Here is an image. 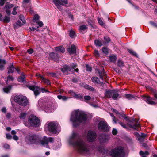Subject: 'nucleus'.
Returning <instances> with one entry per match:
<instances>
[{
    "label": "nucleus",
    "instance_id": "f257e3e1",
    "mask_svg": "<svg viewBox=\"0 0 157 157\" xmlns=\"http://www.w3.org/2000/svg\"><path fill=\"white\" fill-rule=\"evenodd\" d=\"M84 137L79 136L73 132L68 140L69 144L76 147L78 151L86 155L91 154L93 151L91 147L84 140Z\"/></svg>",
    "mask_w": 157,
    "mask_h": 157
},
{
    "label": "nucleus",
    "instance_id": "f03ea898",
    "mask_svg": "<svg viewBox=\"0 0 157 157\" xmlns=\"http://www.w3.org/2000/svg\"><path fill=\"white\" fill-rule=\"evenodd\" d=\"M26 140L31 144H37L39 143L40 144L47 148H49L48 143H52L54 141V138L52 137H49L48 138L44 136L42 140L39 142V138L38 136L35 134H30L27 136L25 137Z\"/></svg>",
    "mask_w": 157,
    "mask_h": 157
},
{
    "label": "nucleus",
    "instance_id": "7ed1b4c3",
    "mask_svg": "<svg viewBox=\"0 0 157 157\" xmlns=\"http://www.w3.org/2000/svg\"><path fill=\"white\" fill-rule=\"evenodd\" d=\"M87 118V115L84 113L76 110L72 112L70 121L72 123L73 126L76 127L80 123L86 122Z\"/></svg>",
    "mask_w": 157,
    "mask_h": 157
},
{
    "label": "nucleus",
    "instance_id": "20e7f679",
    "mask_svg": "<svg viewBox=\"0 0 157 157\" xmlns=\"http://www.w3.org/2000/svg\"><path fill=\"white\" fill-rule=\"evenodd\" d=\"M40 107L47 113L52 112L54 109V107L51 102H49L47 98L43 100L41 99L38 101Z\"/></svg>",
    "mask_w": 157,
    "mask_h": 157
},
{
    "label": "nucleus",
    "instance_id": "39448f33",
    "mask_svg": "<svg viewBox=\"0 0 157 157\" xmlns=\"http://www.w3.org/2000/svg\"><path fill=\"white\" fill-rule=\"evenodd\" d=\"M109 153L112 157H124L125 154L124 148L121 146L111 150Z\"/></svg>",
    "mask_w": 157,
    "mask_h": 157
},
{
    "label": "nucleus",
    "instance_id": "423d86ee",
    "mask_svg": "<svg viewBox=\"0 0 157 157\" xmlns=\"http://www.w3.org/2000/svg\"><path fill=\"white\" fill-rule=\"evenodd\" d=\"M114 112L116 113L117 114V116L119 117H120L121 116L123 117L124 119H125L126 121L128 122H135L136 123L135 124H134L133 125L129 124L128 126L130 127L138 130L137 128L140 127L139 124L138 123L139 121L138 120L136 119H133L132 121L130 120L127 118V117L125 115L124 113H122L121 114L117 110H115Z\"/></svg>",
    "mask_w": 157,
    "mask_h": 157
},
{
    "label": "nucleus",
    "instance_id": "0eeeda50",
    "mask_svg": "<svg viewBox=\"0 0 157 157\" xmlns=\"http://www.w3.org/2000/svg\"><path fill=\"white\" fill-rule=\"evenodd\" d=\"M28 122L29 124H27L25 122H24V124L25 126L29 127L30 125L33 127H37L39 126L40 120L35 116L31 115L29 117Z\"/></svg>",
    "mask_w": 157,
    "mask_h": 157
},
{
    "label": "nucleus",
    "instance_id": "6e6552de",
    "mask_svg": "<svg viewBox=\"0 0 157 157\" xmlns=\"http://www.w3.org/2000/svg\"><path fill=\"white\" fill-rule=\"evenodd\" d=\"M47 125L48 131L54 133H58L60 130L59 125L56 122H49Z\"/></svg>",
    "mask_w": 157,
    "mask_h": 157
},
{
    "label": "nucleus",
    "instance_id": "1a4fd4ad",
    "mask_svg": "<svg viewBox=\"0 0 157 157\" xmlns=\"http://www.w3.org/2000/svg\"><path fill=\"white\" fill-rule=\"evenodd\" d=\"M105 96L107 98H112L113 99L117 100L121 96L117 90H106L105 93Z\"/></svg>",
    "mask_w": 157,
    "mask_h": 157
},
{
    "label": "nucleus",
    "instance_id": "9d476101",
    "mask_svg": "<svg viewBox=\"0 0 157 157\" xmlns=\"http://www.w3.org/2000/svg\"><path fill=\"white\" fill-rule=\"evenodd\" d=\"M15 101L22 106H26L29 103L27 98L25 96L18 95L14 97Z\"/></svg>",
    "mask_w": 157,
    "mask_h": 157
},
{
    "label": "nucleus",
    "instance_id": "9b49d317",
    "mask_svg": "<svg viewBox=\"0 0 157 157\" xmlns=\"http://www.w3.org/2000/svg\"><path fill=\"white\" fill-rule=\"evenodd\" d=\"M96 138V134L95 132L92 131H89L88 132L87 139V140L90 142H93Z\"/></svg>",
    "mask_w": 157,
    "mask_h": 157
},
{
    "label": "nucleus",
    "instance_id": "f8f14e48",
    "mask_svg": "<svg viewBox=\"0 0 157 157\" xmlns=\"http://www.w3.org/2000/svg\"><path fill=\"white\" fill-rule=\"evenodd\" d=\"M98 128L99 130L105 132L108 130V127L107 124L103 121H100L98 124Z\"/></svg>",
    "mask_w": 157,
    "mask_h": 157
},
{
    "label": "nucleus",
    "instance_id": "ddd939ff",
    "mask_svg": "<svg viewBox=\"0 0 157 157\" xmlns=\"http://www.w3.org/2000/svg\"><path fill=\"white\" fill-rule=\"evenodd\" d=\"M28 87L29 89L33 91L34 94L36 97L39 94L40 89L38 86H28Z\"/></svg>",
    "mask_w": 157,
    "mask_h": 157
},
{
    "label": "nucleus",
    "instance_id": "4468645a",
    "mask_svg": "<svg viewBox=\"0 0 157 157\" xmlns=\"http://www.w3.org/2000/svg\"><path fill=\"white\" fill-rule=\"evenodd\" d=\"M53 2L55 5L59 4L62 6H64L68 3L67 0H53Z\"/></svg>",
    "mask_w": 157,
    "mask_h": 157
},
{
    "label": "nucleus",
    "instance_id": "2eb2a0df",
    "mask_svg": "<svg viewBox=\"0 0 157 157\" xmlns=\"http://www.w3.org/2000/svg\"><path fill=\"white\" fill-rule=\"evenodd\" d=\"M143 98L148 104L151 105L155 104V102L152 101V98L148 96H143Z\"/></svg>",
    "mask_w": 157,
    "mask_h": 157
},
{
    "label": "nucleus",
    "instance_id": "dca6fc26",
    "mask_svg": "<svg viewBox=\"0 0 157 157\" xmlns=\"http://www.w3.org/2000/svg\"><path fill=\"white\" fill-rule=\"evenodd\" d=\"M135 133L136 135H138V140L140 142H143L144 141V138L146 136V134L143 133H141V135H140L137 132H135Z\"/></svg>",
    "mask_w": 157,
    "mask_h": 157
},
{
    "label": "nucleus",
    "instance_id": "f3484780",
    "mask_svg": "<svg viewBox=\"0 0 157 157\" xmlns=\"http://www.w3.org/2000/svg\"><path fill=\"white\" fill-rule=\"evenodd\" d=\"M67 51L70 54L75 53H76V47L75 45H72L70 48H68Z\"/></svg>",
    "mask_w": 157,
    "mask_h": 157
},
{
    "label": "nucleus",
    "instance_id": "a211bd4d",
    "mask_svg": "<svg viewBox=\"0 0 157 157\" xmlns=\"http://www.w3.org/2000/svg\"><path fill=\"white\" fill-rule=\"evenodd\" d=\"M62 71L65 74L67 75L69 71H71V69L68 66H66L61 69Z\"/></svg>",
    "mask_w": 157,
    "mask_h": 157
},
{
    "label": "nucleus",
    "instance_id": "6ab92c4d",
    "mask_svg": "<svg viewBox=\"0 0 157 157\" xmlns=\"http://www.w3.org/2000/svg\"><path fill=\"white\" fill-rule=\"evenodd\" d=\"M49 56L54 61L58 60L59 57V56L58 54L55 53L53 52L50 53Z\"/></svg>",
    "mask_w": 157,
    "mask_h": 157
},
{
    "label": "nucleus",
    "instance_id": "aec40b11",
    "mask_svg": "<svg viewBox=\"0 0 157 157\" xmlns=\"http://www.w3.org/2000/svg\"><path fill=\"white\" fill-rule=\"evenodd\" d=\"M100 153V156L101 157H105L107 155L108 151L107 150L102 149L101 151H99Z\"/></svg>",
    "mask_w": 157,
    "mask_h": 157
},
{
    "label": "nucleus",
    "instance_id": "412c9836",
    "mask_svg": "<svg viewBox=\"0 0 157 157\" xmlns=\"http://www.w3.org/2000/svg\"><path fill=\"white\" fill-rule=\"evenodd\" d=\"M98 73L101 79L103 80V76L106 75L104 69H102L101 70H98Z\"/></svg>",
    "mask_w": 157,
    "mask_h": 157
},
{
    "label": "nucleus",
    "instance_id": "4be33fe9",
    "mask_svg": "<svg viewBox=\"0 0 157 157\" xmlns=\"http://www.w3.org/2000/svg\"><path fill=\"white\" fill-rule=\"evenodd\" d=\"M33 25H35L37 28H38L39 27L42 26L43 24L41 21H39L34 22Z\"/></svg>",
    "mask_w": 157,
    "mask_h": 157
},
{
    "label": "nucleus",
    "instance_id": "5701e85b",
    "mask_svg": "<svg viewBox=\"0 0 157 157\" xmlns=\"http://www.w3.org/2000/svg\"><path fill=\"white\" fill-rule=\"evenodd\" d=\"M56 51L59 52L64 53L65 52L64 48L62 46L57 47L55 48Z\"/></svg>",
    "mask_w": 157,
    "mask_h": 157
},
{
    "label": "nucleus",
    "instance_id": "b1692460",
    "mask_svg": "<svg viewBox=\"0 0 157 157\" xmlns=\"http://www.w3.org/2000/svg\"><path fill=\"white\" fill-rule=\"evenodd\" d=\"M92 81L94 83L97 84H100L101 82L98 78L96 77H94L92 78Z\"/></svg>",
    "mask_w": 157,
    "mask_h": 157
},
{
    "label": "nucleus",
    "instance_id": "393cba45",
    "mask_svg": "<svg viewBox=\"0 0 157 157\" xmlns=\"http://www.w3.org/2000/svg\"><path fill=\"white\" fill-rule=\"evenodd\" d=\"M12 88V86L9 85L7 87L3 88V91L6 93H8L9 92Z\"/></svg>",
    "mask_w": 157,
    "mask_h": 157
},
{
    "label": "nucleus",
    "instance_id": "a878e982",
    "mask_svg": "<svg viewBox=\"0 0 157 157\" xmlns=\"http://www.w3.org/2000/svg\"><path fill=\"white\" fill-rule=\"evenodd\" d=\"M140 155L142 157H147L146 156L149 154V152L147 151H146L144 152L141 151L139 152Z\"/></svg>",
    "mask_w": 157,
    "mask_h": 157
},
{
    "label": "nucleus",
    "instance_id": "bb28decb",
    "mask_svg": "<svg viewBox=\"0 0 157 157\" xmlns=\"http://www.w3.org/2000/svg\"><path fill=\"white\" fill-rule=\"evenodd\" d=\"M87 27L85 25H81L79 27V30L80 32L83 33V31L87 29Z\"/></svg>",
    "mask_w": 157,
    "mask_h": 157
},
{
    "label": "nucleus",
    "instance_id": "cd10ccee",
    "mask_svg": "<svg viewBox=\"0 0 157 157\" xmlns=\"http://www.w3.org/2000/svg\"><path fill=\"white\" fill-rule=\"evenodd\" d=\"M10 18L9 17L5 16L4 18L2 19V21L4 23H8L10 21Z\"/></svg>",
    "mask_w": 157,
    "mask_h": 157
},
{
    "label": "nucleus",
    "instance_id": "c85d7f7f",
    "mask_svg": "<svg viewBox=\"0 0 157 157\" xmlns=\"http://www.w3.org/2000/svg\"><path fill=\"white\" fill-rule=\"evenodd\" d=\"M14 69L13 65L12 64L10 67H9L8 73L10 74L13 73Z\"/></svg>",
    "mask_w": 157,
    "mask_h": 157
},
{
    "label": "nucleus",
    "instance_id": "c756f323",
    "mask_svg": "<svg viewBox=\"0 0 157 157\" xmlns=\"http://www.w3.org/2000/svg\"><path fill=\"white\" fill-rule=\"evenodd\" d=\"M25 78V75L23 74H22L21 76L18 77V81L19 82H23L24 81Z\"/></svg>",
    "mask_w": 157,
    "mask_h": 157
},
{
    "label": "nucleus",
    "instance_id": "7c9ffc66",
    "mask_svg": "<svg viewBox=\"0 0 157 157\" xmlns=\"http://www.w3.org/2000/svg\"><path fill=\"white\" fill-rule=\"evenodd\" d=\"M109 58L110 61L113 62H115L117 59L116 56L115 55H112L109 56Z\"/></svg>",
    "mask_w": 157,
    "mask_h": 157
},
{
    "label": "nucleus",
    "instance_id": "2f4dec72",
    "mask_svg": "<svg viewBox=\"0 0 157 157\" xmlns=\"http://www.w3.org/2000/svg\"><path fill=\"white\" fill-rule=\"evenodd\" d=\"M74 97L78 99H81L83 98V96H82L80 94H77L73 93Z\"/></svg>",
    "mask_w": 157,
    "mask_h": 157
},
{
    "label": "nucleus",
    "instance_id": "473e14b6",
    "mask_svg": "<svg viewBox=\"0 0 157 157\" xmlns=\"http://www.w3.org/2000/svg\"><path fill=\"white\" fill-rule=\"evenodd\" d=\"M94 43L96 46L100 47L102 45V43L101 41L99 40H95L94 41Z\"/></svg>",
    "mask_w": 157,
    "mask_h": 157
},
{
    "label": "nucleus",
    "instance_id": "72a5a7b5",
    "mask_svg": "<svg viewBox=\"0 0 157 157\" xmlns=\"http://www.w3.org/2000/svg\"><path fill=\"white\" fill-rule=\"evenodd\" d=\"M69 36L72 38H75L76 36L75 32L72 30H71L69 33Z\"/></svg>",
    "mask_w": 157,
    "mask_h": 157
},
{
    "label": "nucleus",
    "instance_id": "f704fd0d",
    "mask_svg": "<svg viewBox=\"0 0 157 157\" xmlns=\"http://www.w3.org/2000/svg\"><path fill=\"white\" fill-rule=\"evenodd\" d=\"M127 50L128 52H129L130 54L134 56H135L136 57H137V54L134 51L131 49H127Z\"/></svg>",
    "mask_w": 157,
    "mask_h": 157
},
{
    "label": "nucleus",
    "instance_id": "c9c22d12",
    "mask_svg": "<svg viewBox=\"0 0 157 157\" xmlns=\"http://www.w3.org/2000/svg\"><path fill=\"white\" fill-rule=\"evenodd\" d=\"M26 113H21L19 116V117L21 119H24L26 117Z\"/></svg>",
    "mask_w": 157,
    "mask_h": 157
},
{
    "label": "nucleus",
    "instance_id": "e433bc0d",
    "mask_svg": "<svg viewBox=\"0 0 157 157\" xmlns=\"http://www.w3.org/2000/svg\"><path fill=\"white\" fill-rule=\"evenodd\" d=\"M13 6V4H6L4 8L6 9H9Z\"/></svg>",
    "mask_w": 157,
    "mask_h": 157
},
{
    "label": "nucleus",
    "instance_id": "4c0bfd02",
    "mask_svg": "<svg viewBox=\"0 0 157 157\" xmlns=\"http://www.w3.org/2000/svg\"><path fill=\"white\" fill-rule=\"evenodd\" d=\"M125 97L128 100H130L134 98L133 95L129 94H125Z\"/></svg>",
    "mask_w": 157,
    "mask_h": 157
},
{
    "label": "nucleus",
    "instance_id": "58836bf2",
    "mask_svg": "<svg viewBox=\"0 0 157 157\" xmlns=\"http://www.w3.org/2000/svg\"><path fill=\"white\" fill-rule=\"evenodd\" d=\"M58 98L59 99H62V100L65 101L68 98L67 97L65 96H62L60 95H59L57 96Z\"/></svg>",
    "mask_w": 157,
    "mask_h": 157
},
{
    "label": "nucleus",
    "instance_id": "ea45409f",
    "mask_svg": "<svg viewBox=\"0 0 157 157\" xmlns=\"http://www.w3.org/2000/svg\"><path fill=\"white\" fill-rule=\"evenodd\" d=\"M84 87L86 89H88L91 91H93L94 90V88L93 87L88 85H85Z\"/></svg>",
    "mask_w": 157,
    "mask_h": 157
},
{
    "label": "nucleus",
    "instance_id": "a19ab883",
    "mask_svg": "<svg viewBox=\"0 0 157 157\" xmlns=\"http://www.w3.org/2000/svg\"><path fill=\"white\" fill-rule=\"evenodd\" d=\"M69 67H70L71 69V72H73L74 71L73 69H75L77 67V65L75 64H72L70 66H69Z\"/></svg>",
    "mask_w": 157,
    "mask_h": 157
},
{
    "label": "nucleus",
    "instance_id": "79ce46f5",
    "mask_svg": "<svg viewBox=\"0 0 157 157\" xmlns=\"http://www.w3.org/2000/svg\"><path fill=\"white\" fill-rule=\"evenodd\" d=\"M117 65L120 67H122L124 66V63L121 60H119L117 62Z\"/></svg>",
    "mask_w": 157,
    "mask_h": 157
},
{
    "label": "nucleus",
    "instance_id": "37998d69",
    "mask_svg": "<svg viewBox=\"0 0 157 157\" xmlns=\"http://www.w3.org/2000/svg\"><path fill=\"white\" fill-rule=\"evenodd\" d=\"M42 80L44 83H46L48 85H49L50 84L49 81L47 79H45L44 77L43 78Z\"/></svg>",
    "mask_w": 157,
    "mask_h": 157
},
{
    "label": "nucleus",
    "instance_id": "c03bdc74",
    "mask_svg": "<svg viewBox=\"0 0 157 157\" xmlns=\"http://www.w3.org/2000/svg\"><path fill=\"white\" fill-rule=\"evenodd\" d=\"M20 19L22 21L23 23H25L26 22L25 20L24 19V17L23 15H20L19 16Z\"/></svg>",
    "mask_w": 157,
    "mask_h": 157
},
{
    "label": "nucleus",
    "instance_id": "a18cd8bd",
    "mask_svg": "<svg viewBox=\"0 0 157 157\" xmlns=\"http://www.w3.org/2000/svg\"><path fill=\"white\" fill-rule=\"evenodd\" d=\"M39 16L37 14H36L33 17V20L34 22L35 21H36L38 20L39 19Z\"/></svg>",
    "mask_w": 157,
    "mask_h": 157
},
{
    "label": "nucleus",
    "instance_id": "49530a36",
    "mask_svg": "<svg viewBox=\"0 0 157 157\" xmlns=\"http://www.w3.org/2000/svg\"><path fill=\"white\" fill-rule=\"evenodd\" d=\"M102 52L105 54L107 55L108 53V49L105 47H103L102 49Z\"/></svg>",
    "mask_w": 157,
    "mask_h": 157
},
{
    "label": "nucleus",
    "instance_id": "de8ad7c7",
    "mask_svg": "<svg viewBox=\"0 0 157 157\" xmlns=\"http://www.w3.org/2000/svg\"><path fill=\"white\" fill-rule=\"evenodd\" d=\"M30 0H23V5L24 7H25L26 4L29 3Z\"/></svg>",
    "mask_w": 157,
    "mask_h": 157
},
{
    "label": "nucleus",
    "instance_id": "09e8293b",
    "mask_svg": "<svg viewBox=\"0 0 157 157\" xmlns=\"http://www.w3.org/2000/svg\"><path fill=\"white\" fill-rule=\"evenodd\" d=\"M18 8V6L15 7H14L13 9V11L12 12V14L13 15H16L17 13V12L16 11V10H17V8Z\"/></svg>",
    "mask_w": 157,
    "mask_h": 157
},
{
    "label": "nucleus",
    "instance_id": "8fccbe9b",
    "mask_svg": "<svg viewBox=\"0 0 157 157\" xmlns=\"http://www.w3.org/2000/svg\"><path fill=\"white\" fill-rule=\"evenodd\" d=\"M104 39L105 40V43H108L110 41V38L108 37H104Z\"/></svg>",
    "mask_w": 157,
    "mask_h": 157
},
{
    "label": "nucleus",
    "instance_id": "3c124183",
    "mask_svg": "<svg viewBox=\"0 0 157 157\" xmlns=\"http://www.w3.org/2000/svg\"><path fill=\"white\" fill-rule=\"evenodd\" d=\"M110 115L112 117V119L114 123H116L117 122V120H116L115 117L112 113L110 114Z\"/></svg>",
    "mask_w": 157,
    "mask_h": 157
},
{
    "label": "nucleus",
    "instance_id": "603ef678",
    "mask_svg": "<svg viewBox=\"0 0 157 157\" xmlns=\"http://www.w3.org/2000/svg\"><path fill=\"white\" fill-rule=\"evenodd\" d=\"M94 56L96 57H98L99 56V54L98 50H95L94 51Z\"/></svg>",
    "mask_w": 157,
    "mask_h": 157
},
{
    "label": "nucleus",
    "instance_id": "864d4df0",
    "mask_svg": "<svg viewBox=\"0 0 157 157\" xmlns=\"http://www.w3.org/2000/svg\"><path fill=\"white\" fill-rule=\"evenodd\" d=\"M98 21L99 23L101 25H104V23L102 21L101 18H98Z\"/></svg>",
    "mask_w": 157,
    "mask_h": 157
},
{
    "label": "nucleus",
    "instance_id": "5fc2aeb1",
    "mask_svg": "<svg viewBox=\"0 0 157 157\" xmlns=\"http://www.w3.org/2000/svg\"><path fill=\"white\" fill-rule=\"evenodd\" d=\"M86 70L87 71H91L92 70L91 67L89 66V65H86Z\"/></svg>",
    "mask_w": 157,
    "mask_h": 157
},
{
    "label": "nucleus",
    "instance_id": "6e6d98bb",
    "mask_svg": "<svg viewBox=\"0 0 157 157\" xmlns=\"http://www.w3.org/2000/svg\"><path fill=\"white\" fill-rule=\"evenodd\" d=\"M84 99L86 100H90L91 99V97L88 95L85 96L84 97Z\"/></svg>",
    "mask_w": 157,
    "mask_h": 157
},
{
    "label": "nucleus",
    "instance_id": "4d7b16f0",
    "mask_svg": "<svg viewBox=\"0 0 157 157\" xmlns=\"http://www.w3.org/2000/svg\"><path fill=\"white\" fill-rule=\"evenodd\" d=\"M108 141V140H107L106 138L104 136L103 137L102 139L101 140V141L103 143H105L106 142Z\"/></svg>",
    "mask_w": 157,
    "mask_h": 157
},
{
    "label": "nucleus",
    "instance_id": "13d9d810",
    "mask_svg": "<svg viewBox=\"0 0 157 157\" xmlns=\"http://www.w3.org/2000/svg\"><path fill=\"white\" fill-rule=\"evenodd\" d=\"M112 133L113 135H116L117 133V131L116 129L113 128L112 131Z\"/></svg>",
    "mask_w": 157,
    "mask_h": 157
},
{
    "label": "nucleus",
    "instance_id": "bf43d9fd",
    "mask_svg": "<svg viewBox=\"0 0 157 157\" xmlns=\"http://www.w3.org/2000/svg\"><path fill=\"white\" fill-rule=\"evenodd\" d=\"M150 24L152 25L153 26L157 28V24L152 21L150 22Z\"/></svg>",
    "mask_w": 157,
    "mask_h": 157
},
{
    "label": "nucleus",
    "instance_id": "052dcab7",
    "mask_svg": "<svg viewBox=\"0 0 157 157\" xmlns=\"http://www.w3.org/2000/svg\"><path fill=\"white\" fill-rule=\"evenodd\" d=\"M57 7V8L59 10H62V8L60 4H58L57 5H55Z\"/></svg>",
    "mask_w": 157,
    "mask_h": 157
},
{
    "label": "nucleus",
    "instance_id": "680f3d73",
    "mask_svg": "<svg viewBox=\"0 0 157 157\" xmlns=\"http://www.w3.org/2000/svg\"><path fill=\"white\" fill-rule=\"evenodd\" d=\"M6 0H0V6H2L4 5L5 2Z\"/></svg>",
    "mask_w": 157,
    "mask_h": 157
},
{
    "label": "nucleus",
    "instance_id": "e2e57ef3",
    "mask_svg": "<svg viewBox=\"0 0 157 157\" xmlns=\"http://www.w3.org/2000/svg\"><path fill=\"white\" fill-rule=\"evenodd\" d=\"M33 52V49L30 48L29 49L27 50V52L29 54H31Z\"/></svg>",
    "mask_w": 157,
    "mask_h": 157
},
{
    "label": "nucleus",
    "instance_id": "0e129e2a",
    "mask_svg": "<svg viewBox=\"0 0 157 157\" xmlns=\"http://www.w3.org/2000/svg\"><path fill=\"white\" fill-rule=\"evenodd\" d=\"M13 78L12 76H8L7 77V80H10L11 81H13Z\"/></svg>",
    "mask_w": 157,
    "mask_h": 157
},
{
    "label": "nucleus",
    "instance_id": "69168bd1",
    "mask_svg": "<svg viewBox=\"0 0 157 157\" xmlns=\"http://www.w3.org/2000/svg\"><path fill=\"white\" fill-rule=\"evenodd\" d=\"M6 138L8 139H11L12 138L11 136L9 134H6Z\"/></svg>",
    "mask_w": 157,
    "mask_h": 157
},
{
    "label": "nucleus",
    "instance_id": "338daca9",
    "mask_svg": "<svg viewBox=\"0 0 157 157\" xmlns=\"http://www.w3.org/2000/svg\"><path fill=\"white\" fill-rule=\"evenodd\" d=\"M0 63H2V64L5 65L6 63V62L5 60L4 59L2 60L0 59Z\"/></svg>",
    "mask_w": 157,
    "mask_h": 157
},
{
    "label": "nucleus",
    "instance_id": "774afa93",
    "mask_svg": "<svg viewBox=\"0 0 157 157\" xmlns=\"http://www.w3.org/2000/svg\"><path fill=\"white\" fill-rule=\"evenodd\" d=\"M29 29L33 31H34L35 30H36V31H38V30L37 29H36L33 27H30Z\"/></svg>",
    "mask_w": 157,
    "mask_h": 157
}]
</instances>
